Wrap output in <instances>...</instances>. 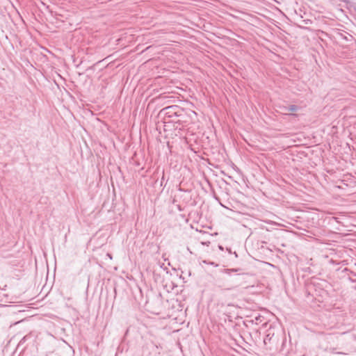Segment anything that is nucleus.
Instances as JSON below:
<instances>
[{"mask_svg":"<svg viewBox=\"0 0 356 356\" xmlns=\"http://www.w3.org/2000/svg\"><path fill=\"white\" fill-rule=\"evenodd\" d=\"M176 108H177L176 106H168V107L163 108V111H165V114H169L170 116L171 117L172 115V113L175 114L176 113L175 112H173V111Z\"/></svg>","mask_w":356,"mask_h":356,"instance_id":"1","label":"nucleus"},{"mask_svg":"<svg viewBox=\"0 0 356 356\" xmlns=\"http://www.w3.org/2000/svg\"><path fill=\"white\" fill-rule=\"evenodd\" d=\"M209 264H211V265H214V263H213V262H211V263H209Z\"/></svg>","mask_w":356,"mask_h":356,"instance_id":"5","label":"nucleus"},{"mask_svg":"<svg viewBox=\"0 0 356 356\" xmlns=\"http://www.w3.org/2000/svg\"><path fill=\"white\" fill-rule=\"evenodd\" d=\"M269 336H270V334H268L266 335V338L264 339V342L265 343H266V342H267V341H268V340H269V341L270 340V338L269 337Z\"/></svg>","mask_w":356,"mask_h":356,"instance_id":"3","label":"nucleus"},{"mask_svg":"<svg viewBox=\"0 0 356 356\" xmlns=\"http://www.w3.org/2000/svg\"><path fill=\"white\" fill-rule=\"evenodd\" d=\"M298 109V107L296 105H291L288 107H285V111H286L294 112V111H297Z\"/></svg>","mask_w":356,"mask_h":356,"instance_id":"2","label":"nucleus"},{"mask_svg":"<svg viewBox=\"0 0 356 356\" xmlns=\"http://www.w3.org/2000/svg\"><path fill=\"white\" fill-rule=\"evenodd\" d=\"M225 271L227 273H229L230 272H236L237 271L236 269H226Z\"/></svg>","mask_w":356,"mask_h":356,"instance_id":"4","label":"nucleus"}]
</instances>
